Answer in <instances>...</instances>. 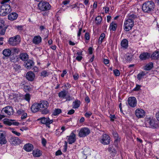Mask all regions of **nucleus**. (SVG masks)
Returning a JSON list of instances; mask_svg holds the SVG:
<instances>
[{"instance_id":"1","label":"nucleus","mask_w":159,"mask_h":159,"mask_svg":"<svg viewBox=\"0 0 159 159\" xmlns=\"http://www.w3.org/2000/svg\"><path fill=\"white\" fill-rule=\"evenodd\" d=\"M154 6V3L152 1H148L143 4L142 10L144 12L150 13L153 11Z\"/></svg>"},{"instance_id":"2","label":"nucleus","mask_w":159,"mask_h":159,"mask_svg":"<svg viewBox=\"0 0 159 159\" xmlns=\"http://www.w3.org/2000/svg\"><path fill=\"white\" fill-rule=\"evenodd\" d=\"M11 11L10 5L9 4H4L0 7V16H5Z\"/></svg>"},{"instance_id":"3","label":"nucleus","mask_w":159,"mask_h":159,"mask_svg":"<svg viewBox=\"0 0 159 159\" xmlns=\"http://www.w3.org/2000/svg\"><path fill=\"white\" fill-rule=\"evenodd\" d=\"M39 9L42 11H45L50 9L51 6L47 2L42 1L39 2L38 4Z\"/></svg>"},{"instance_id":"4","label":"nucleus","mask_w":159,"mask_h":159,"mask_svg":"<svg viewBox=\"0 0 159 159\" xmlns=\"http://www.w3.org/2000/svg\"><path fill=\"white\" fill-rule=\"evenodd\" d=\"M134 25V21L128 19L126 20L124 23V29L126 31H129L131 30Z\"/></svg>"},{"instance_id":"5","label":"nucleus","mask_w":159,"mask_h":159,"mask_svg":"<svg viewBox=\"0 0 159 159\" xmlns=\"http://www.w3.org/2000/svg\"><path fill=\"white\" fill-rule=\"evenodd\" d=\"M20 41V39L19 35L11 37L9 40V44L12 46H15L19 44Z\"/></svg>"},{"instance_id":"6","label":"nucleus","mask_w":159,"mask_h":159,"mask_svg":"<svg viewBox=\"0 0 159 159\" xmlns=\"http://www.w3.org/2000/svg\"><path fill=\"white\" fill-rule=\"evenodd\" d=\"M38 120L40 121L41 123L45 124L49 128L50 127L49 125L52 123L53 121V120H50L48 117L45 118V117L40 118L38 119Z\"/></svg>"},{"instance_id":"7","label":"nucleus","mask_w":159,"mask_h":159,"mask_svg":"<svg viewBox=\"0 0 159 159\" xmlns=\"http://www.w3.org/2000/svg\"><path fill=\"white\" fill-rule=\"evenodd\" d=\"M110 137L106 134L102 135L100 142L104 145H108L110 142Z\"/></svg>"},{"instance_id":"8","label":"nucleus","mask_w":159,"mask_h":159,"mask_svg":"<svg viewBox=\"0 0 159 159\" xmlns=\"http://www.w3.org/2000/svg\"><path fill=\"white\" fill-rule=\"evenodd\" d=\"M90 133L89 129L86 127L81 128L79 133V136L80 137H84Z\"/></svg>"},{"instance_id":"9","label":"nucleus","mask_w":159,"mask_h":159,"mask_svg":"<svg viewBox=\"0 0 159 159\" xmlns=\"http://www.w3.org/2000/svg\"><path fill=\"white\" fill-rule=\"evenodd\" d=\"M2 113H4L8 115H12L13 114L14 111L13 108L11 106H7L3 108L2 111Z\"/></svg>"},{"instance_id":"10","label":"nucleus","mask_w":159,"mask_h":159,"mask_svg":"<svg viewBox=\"0 0 159 159\" xmlns=\"http://www.w3.org/2000/svg\"><path fill=\"white\" fill-rule=\"evenodd\" d=\"M6 136V133L4 131L0 130V144H5L7 143Z\"/></svg>"},{"instance_id":"11","label":"nucleus","mask_w":159,"mask_h":159,"mask_svg":"<svg viewBox=\"0 0 159 159\" xmlns=\"http://www.w3.org/2000/svg\"><path fill=\"white\" fill-rule=\"evenodd\" d=\"M14 120H10L8 119H5L4 120L3 123L9 126L13 125L16 126H18L19 125V123L17 122L14 121Z\"/></svg>"},{"instance_id":"12","label":"nucleus","mask_w":159,"mask_h":159,"mask_svg":"<svg viewBox=\"0 0 159 159\" xmlns=\"http://www.w3.org/2000/svg\"><path fill=\"white\" fill-rule=\"evenodd\" d=\"M128 102L130 106L134 107L136 106L137 101L134 97H130L128 99Z\"/></svg>"},{"instance_id":"13","label":"nucleus","mask_w":159,"mask_h":159,"mask_svg":"<svg viewBox=\"0 0 159 159\" xmlns=\"http://www.w3.org/2000/svg\"><path fill=\"white\" fill-rule=\"evenodd\" d=\"M9 142L12 145L19 144L20 142L19 138L15 137H11L9 139Z\"/></svg>"},{"instance_id":"14","label":"nucleus","mask_w":159,"mask_h":159,"mask_svg":"<svg viewBox=\"0 0 159 159\" xmlns=\"http://www.w3.org/2000/svg\"><path fill=\"white\" fill-rule=\"evenodd\" d=\"M75 134L73 131L70 134V135L67 136V142L69 144H72L74 143L76 141Z\"/></svg>"},{"instance_id":"15","label":"nucleus","mask_w":159,"mask_h":159,"mask_svg":"<svg viewBox=\"0 0 159 159\" xmlns=\"http://www.w3.org/2000/svg\"><path fill=\"white\" fill-rule=\"evenodd\" d=\"M135 114L138 118H143L145 116V112L141 109H138L135 111Z\"/></svg>"},{"instance_id":"16","label":"nucleus","mask_w":159,"mask_h":159,"mask_svg":"<svg viewBox=\"0 0 159 159\" xmlns=\"http://www.w3.org/2000/svg\"><path fill=\"white\" fill-rule=\"evenodd\" d=\"M31 111L33 113H35L39 111H40V105L39 103H34L31 107Z\"/></svg>"},{"instance_id":"17","label":"nucleus","mask_w":159,"mask_h":159,"mask_svg":"<svg viewBox=\"0 0 159 159\" xmlns=\"http://www.w3.org/2000/svg\"><path fill=\"white\" fill-rule=\"evenodd\" d=\"M35 74L33 72L30 71L28 72L25 75L26 78L27 80L31 81H33L35 77Z\"/></svg>"},{"instance_id":"18","label":"nucleus","mask_w":159,"mask_h":159,"mask_svg":"<svg viewBox=\"0 0 159 159\" xmlns=\"http://www.w3.org/2000/svg\"><path fill=\"white\" fill-rule=\"evenodd\" d=\"M34 62L32 60L29 59L26 61V62L24 63V65L26 69H30L34 65Z\"/></svg>"},{"instance_id":"19","label":"nucleus","mask_w":159,"mask_h":159,"mask_svg":"<svg viewBox=\"0 0 159 159\" xmlns=\"http://www.w3.org/2000/svg\"><path fill=\"white\" fill-rule=\"evenodd\" d=\"M148 123L149 126V127L152 129H156L158 127V125L156 123H155L154 120H153L149 119L148 120Z\"/></svg>"},{"instance_id":"20","label":"nucleus","mask_w":159,"mask_h":159,"mask_svg":"<svg viewBox=\"0 0 159 159\" xmlns=\"http://www.w3.org/2000/svg\"><path fill=\"white\" fill-rule=\"evenodd\" d=\"M39 104L40 105V109L48 108L49 106L48 102L46 100L41 101Z\"/></svg>"},{"instance_id":"21","label":"nucleus","mask_w":159,"mask_h":159,"mask_svg":"<svg viewBox=\"0 0 159 159\" xmlns=\"http://www.w3.org/2000/svg\"><path fill=\"white\" fill-rule=\"evenodd\" d=\"M42 41L41 37L39 35L35 36L33 39V42L35 44L40 43Z\"/></svg>"},{"instance_id":"22","label":"nucleus","mask_w":159,"mask_h":159,"mask_svg":"<svg viewBox=\"0 0 159 159\" xmlns=\"http://www.w3.org/2000/svg\"><path fill=\"white\" fill-rule=\"evenodd\" d=\"M18 17V15L15 12H12L8 15V19L11 20H13L16 19Z\"/></svg>"},{"instance_id":"23","label":"nucleus","mask_w":159,"mask_h":159,"mask_svg":"<svg viewBox=\"0 0 159 159\" xmlns=\"http://www.w3.org/2000/svg\"><path fill=\"white\" fill-rule=\"evenodd\" d=\"M150 55L149 53L147 52H143L140 54L139 58L141 60H145L149 58Z\"/></svg>"},{"instance_id":"24","label":"nucleus","mask_w":159,"mask_h":159,"mask_svg":"<svg viewBox=\"0 0 159 159\" xmlns=\"http://www.w3.org/2000/svg\"><path fill=\"white\" fill-rule=\"evenodd\" d=\"M24 148L26 151L30 152L33 149V145L30 143L26 144L24 146Z\"/></svg>"},{"instance_id":"25","label":"nucleus","mask_w":159,"mask_h":159,"mask_svg":"<svg viewBox=\"0 0 159 159\" xmlns=\"http://www.w3.org/2000/svg\"><path fill=\"white\" fill-rule=\"evenodd\" d=\"M20 58L23 61H25L28 60L29 57L28 54L25 53H22L19 55Z\"/></svg>"},{"instance_id":"26","label":"nucleus","mask_w":159,"mask_h":159,"mask_svg":"<svg viewBox=\"0 0 159 159\" xmlns=\"http://www.w3.org/2000/svg\"><path fill=\"white\" fill-rule=\"evenodd\" d=\"M42 154V152L39 149H36L33 151V156L36 157H39Z\"/></svg>"},{"instance_id":"27","label":"nucleus","mask_w":159,"mask_h":159,"mask_svg":"<svg viewBox=\"0 0 159 159\" xmlns=\"http://www.w3.org/2000/svg\"><path fill=\"white\" fill-rule=\"evenodd\" d=\"M11 51L9 49H6L3 50L2 52L3 55L5 57H8L11 55Z\"/></svg>"},{"instance_id":"28","label":"nucleus","mask_w":159,"mask_h":159,"mask_svg":"<svg viewBox=\"0 0 159 159\" xmlns=\"http://www.w3.org/2000/svg\"><path fill=\"white\" fill-rule=\"evenodd\" d=\"M80 102L78 99L76 100L73 102V108L75 109L78 108L80 105Z\"/></svg>"},{"instance_id":"29","label":"nucleus","mask_w":159,"mask_h":159,"mask_svg":"<svg viewBox=\"0 0 159 159\" xmlns=\"http://www.w3.org/2000/svg\"><path fill=\"white\" fill-rule=\"evenodd\" d=\"M128 42L126 39H123L121 43V46L125 48H126L128 47Z\"/></svg>"},{"instance_id":"30","label":"nucleus","mask_w":159,"mask_h":159,"mask_svg":"<svg viewBox=\"0 0 159 159\" xmlns=\"http://www.w3.org/2000/svg\"><path fill=\"white\" fill-rule=\"evenodd\" d=\"M67 93V91L65 90H64L61 91L59 93L58 96L60 98H64L66 96Z\"/></svg>"},{"instance_id":"31","label":"nucleus","mask_w":159,"mask_h":159,"mask_svg":"<svg viewBox=\"0 0 159 159\" xmlns=\"http://www.w3.org/2000/svg\"><path fill=\"white\" fill-rule=\"evenodd\" d=\"M83 154L86 156L89 155L90 154V150L87 147L85 148L84 151L83 152ZM87 158V156H86L85 159Z\"/></svg>"},{"instance_id":"32","label":"nucleus","mask_w":159,"mask_h":159,"mask_svg":"<svg viewBox=\"0 0 159 159\" xmlns=\"http://www.w3.org/2000/svg\"><path fill=\"white\" fill-rule=\"evenodd\" d=\"M152 58L153 59H157L159 58V51H156L152 55Z\"/></svg>"},{"instance_id":"33","label":"nucleus","mask_w":159,"mask_h":159,"mask_svg":"<svg viewBox=\"0 0 159 159\" xmlns=\"http://www.w3.org/2000/svg\"><path fill=\"white\" fill-rule=\"evenodd\" d=\"M117 24L114 22H112L110 24L109 29L110 30L115 31L116 29Z\"/></svg>"},{"instance_id":"34","label":"nucleus","mask_w":159,"mask_h":159,"mask_svg":"<svg viewBox=\"0 0 159 159\" xmlns=\"http://www.w3.org/2000/svg\"><path fill=\"white\" fill-rule=\"evenodd\" d=\"M61 110L60 109L56 108L53 112L52 115L53 116H57L61 112Z\"/></svg>"},{"instance_id":"35","label":"nucleus","mask_w":159,"mask_h":159,"mask_svg":"<svg viewBox=\"0 0 159 159\" xmlns=\"http://www.w3.org/2000/svg\"><path fill=\"white\" fill-rule=\"evenodd\" d=\"M153 64L152 62L149 63L146 66L145 70H151L153 67Z\"/></svg>"},{"instance_id":"36","label":"nucleus","mask_w":159,"mask_h":159,"mask_svg":"<svg viewBox=\"0 0 159 159\" xmlns=\"http://www.w3.org/2000/svg\"><path fill=\"white\" fill-rule=\"evenodd\" d=\"M133 55L131 54H129L127 53L126 55V57L125 59L127 61L130 62L132 60Z\"/></svg>"},{"instance_id":"37","label":"nucleus","mask_w":159,"mask_h":159,"mask_svg":"<svg viewBox=\"0 0 159 159\" xmlns=\"http://www.w3.org/2000/svg\"><path fill=\"white\" fill-rule=\"evenodd\" d=\"M102 18L101 16H98L95 18V23L96 24H100L102 21Z\"/></svg>"},{"instance_id":"38","label":"nucleus","mask_w":159,"mask_h":159,"mask_svg":"<svg viewBox=\"0 0 159 159\" xmlns=\"http://www.w3.org/2000/svg\"><path fill=\"white\" fill-rule=\"evenodd\" d=\"M40 111L43 114H47L49 112V111L47 108H44L40 109Z\"/></svg>"},{"instance_id":"39","label":"nucleus","mask_w":159,"mask_h":159,"mask_svg":"<svg viewBox=\"0 0 159 159\" xmlns=\"http://www.w3.org/2000/svg\"><path fill=\"white\" fill-rule=\"evenodd\" d=\"M24 88L26 92H28L31 90V88L29 85H25L24 86Z\"/></svg>"},{"instance_id":"40","label":"nucleus","mask_w":159,"mask_h":159,"mask_svg":"<svg viewBox=\"0 0 159 159\" xmlns=\"http://www.w3.org/2000/svg\"><path fill=\"white\" fill-rule=\"evenodd\" d=\"M112 134L113 137L115 138V141H117L118 140V135L117 132L116 131H113Z\"/></svg>"},{"instance_id":"41","label":"nucleus","mask_w":159,"mask_h":159,"mask_svg":"<svg viewBox=\"0 0 159 159\" xmlns=\"http://www.w3.org/2000/svg\"><path fill=\"white\" fill-rule=\"evenodd\" d=\"M105 36V35L104 33H102L101 35L100 36V37L99 39V42L100 43H100H101L103 41L104 38Z\"/></svg>"},{"instance_id":"42","label":"nucleus","mask_w":159,"mask_h":159,"mask_svg":"<svg viewBox=\"0 0 159 159\" xmlns=\"http://www.w3.org/2000/svg\"><path fill=\"white\" fill-rule=\"evenodd\" d=\"M48 73L45 70H44L41 72L40 76H43V77H45L48 76Z\"/></svg>"},{"instance_id":"43","label":"nucleus","mask_w":159,"mask_h":159,"mask_svg":"<svg viewBox=\"0 0 159 159\" xmlns=\"http://www.w3.org/2000/svg\"><path fill=\"white\" fill-rule=\"evenodd\" d=\"M13 68L16 71H18L20 69L21 67L19 65L15 64L13 66Z\"/></svg>"},{"instance_id":"44","label":"nucleus","mask_w":159,"mask_h":159,"mask_svg":"<svg viewBox=\"0 0 159 159\" xmlns=\"http://www.w3.org/2000/svg\"><path fill=\"white\" fill-rule=\"evenodd\" d=\"M137 18V16L135 15L132 14L129 15L128 19H130V20H133L134 21V20Z\"/></svg>"},{"instance_id":"45","label":"nucleus","mask_w":159,"mask_h":159,"mask_svg":"<svg viewBox=\"0 0 159 159\" xmlns=\"http://www.w3.org/2000/svg\"><path fill=\"white\" fill-rule=\"evenodd\" d=\"M24 98L26 100L29 102L30 98V95L29 93H27L25 95Z\"/></svg>"},{"instance_id":"46","label":"nucleus","mask_w":159,"mask_h":159,"mask_svg":"<svg viewBox=\"0 0 159 159\" xmlns=\"http://www.w3.org/2000/svg\"><path fill=\"white\" fill-rule=\"evenodd\" d=\"M25 112V111L22 109H19L17 111L16 113L18 115H22Z\"/></svg>"},{"instance_id":"47","label":"nucleus","mask_w":159,"mask_h":159,"mask_svg":"<svg viewBox=\"0 0 159 159\" xmlns=\"http://www.w3.org/2000/svg\"><path fill=\"white\" fill-rule=\"evenodd\" d=\"M7 27H4L0 29V34L1 35H4L6 29Z\"/></svg>"},{"instance_id":"48","label":"nucleus","mask_w":159,"mask_h":159,"mask_svg":"<svg viewBox=\"0 0 159 159\" xmlns=\"http://www.w3.org/2000/svg\"><path fill=\"white\" fill-rule=\"evenodd\" d=\"M113 73L116 76H119L120 75V72L118 70L115 69L114 70Z\"/></svg>"},{"instance_id":"49","label":"nucleus","mask_w":159,"mask_h":159,"mask_svg":"<svg viewBox=\"0 0 159 159\" xmlns=\"http://www.w3.org/2000/svg\"><path fill=\"white\" fill-rule=\"evenodd\" d=\"M4 21L3 20H0V29L4 27H7L4 25Z\"/></svg>"},{"instance_id":"50","label":"nucleus","mask_w":159,"mask_h":159,"mask_svg":"<svg viewBox=\"0 0 159 159\" xmlns=\"http://www.w3.org/2000/svg\"><path fill=\"white\" fill-rule=\"evenodd\" d=\"M17 58L16 57L13 56L10 58V61L11 62L15 63L16 62Z\"/></svg>"},{"instance_id":"51","label":"nucleus","mask_w":159,"mask_h":159,"mask_svg":"<svg viewBox=\"0 0 159 159\" xmlns=\"http://www.w3.org/2000/svg\"><path fill=\"white\" fill-rule=\"evenodd\" d=\"M141 86L139 84H136V87L133 89L134 91H138L140 90Z\"/></svg>"},{"instance_id":"52","label":"nucleus","mask_w":159,"mask_h":159,"mask_svg":"<svg viewBox=\"0 0 159 159\" xmlns=\"http://www.w3.org/2000/svg\"><path fill=\"white\" fill-rule=\"evenodd\" d=\"M108 150L109 152H115V150L114 148L112 147L109 146L108 148Z\"/></svg>"},{"instance_id":"53","label":"nucleus","mask_w":159,"mask_h":159,"mask_svg":"<svg viewBox=\"0 0 159 159\" xmlns=\"http://www.w3.org/2000/svg\"><path fill=\"white\" fill-rule=\"evenodd\" d=\"M92 114V113L90 111L87 112L85 114V116L87 117H89Z\"/></svg>"},{"instance_id":"54","label":"nucleus","mask_w":159,"mask_h":159,"mask_svg":"<svg viewBox=\"0 0 159 159\" xmlns=\"http://www.w3.org/2000/svg\"><path fill=\"white\" fill-rule=\"evenodd\" d=\"M66 99V101H70L72 100L73 98L72 97H70V95H67L65 97Z\"/></svg>"},{"instance_id":"55","label":"nucleus","mask_w":159,"mask_h":159,"mask_svg":"<svg viewBox=\"0 0 159 159\" xmlns=\"http://www.w3.org/2000/svg\"><path fill=\"white\" fill-rule=\"evenodd\" d=\"M12 51L15 53H18L19 50L18 48H14L12 49Z\"/></svg>"},{"instance_id":"56","label":"nucleus","mask_w":159,"mask_h":159,"mask_svg":"<svg viewBox=\"0 0 159 159\" xmlns=\"http://www.w3.org/2000/svg\"><path fill=\"white\" fill-rule=\"evenodd\" d=\"M27 117V113L25 112L21 116V119L22 120H23L25 119Z\"/></svg>"},{"instance_id":"57","label":"nucleus","mask_w":159,"mask_h":159,"mask_svg":"<svg viewBox=\"0 0 159 159\" xmlns=\"http://www.w3.org/2000/svg\"><path fill=\"white\" fill-rule=\"evenodd\" d=\"M109 117L110 119V120L111 121H113L114 119L116 118L114 115H112L111 114L110 115Z\"/></svg>"},{"instance_id":"58","label":"nucleus","mask_w":159,"mask_h":159,"mask_svg":"<svg viewBox=\"0 0 159 159\" xmlns=\"http://www.w3.org/2000/svg\"><path fill=\"white\" fill-rule=\"evenodd\" d=\"M85 39L86 40H89V39H90V37H89V33L86 32L85 34Z\"/></svg>"},{"instance_id":"59","label":"nucleus","mask_w":159,"mask_h":159,"mask_svg":"<svg viewBox=\"0 0 159 159\" xmlns=\"http://www.w3.org/2000/svg\"><path fill=\"white\" fill-rule=\"evenodd\" d=\"M83 58L82 56H77L76 57L75 59L79 61H80Z\"/></svg>"},{"instance_id":"60","label":"nucleus","mask_w":159,"mask_h":159,"mask_svg":"<svg viewBox=\"0 0 159 159\" xmlns=\"http://www.w3.org/2000/svg\"><path fill=\"white\" fill-rule=\"evenodd\" d=\"M12 132L15 135H17V136H19L21 134L20 133L16 131L12 130Z\"/></svg>"},{"instance_id":"61","label":"nucleus","mask_w":159,"mask_h":159,"mask_svg":"<svg viewBox=\"0 0 159 159\" xmlns=\"http://www.w3.org/2000/svg\"><path fill=\"white\" fill-rule=\"evenodd\" d=\"M82 30V28L81 27V28H80L79 27L78 32L77 34V36H78V37H80V36L81 34Z\"/></svg>"},{"instance_id":"62","label":"nucleus","mask_w":159,"mask_h":159,"mask_svg":"<svg viewBox=\"0 0 159 159\" xmlns=\"http://www.w3.org/2000/svg\"><path fill=\"white\" fill-rule=\"evenodd\" d=\"M62 154V152L60 150H58L55 153V155L56 156H59L61 155Z\"/></svg>"},{"instance_id":"63","label":"nucleus","mask_w":159,"mask_h":159,"mask_svg":"<svg viewBox=\"0 0 159 159\" xmlns=\"http://www.w3.org/2000/svg\"><path fill=\"white\" fill-rule=\"evenodd\" d=\"M10 0H3L1 2V4L2 5L4 4H8L6 3L8 2Z\"/></svg>"},{"instance_id":"64","label":"nucleus","mask_w":159,"mask_h":159,"mask_svg":"<svg viewBox=\"0 0 159 159\" xmlns=\"http://www.w3.org/2000/svg\"><path fill=\"white\" fill-rule=\"evenodd\" d=\"M75 112V111L73 109H71L68 112L67 114L68 115H71L73 114Z\"/></svg>"}]
</instances>
